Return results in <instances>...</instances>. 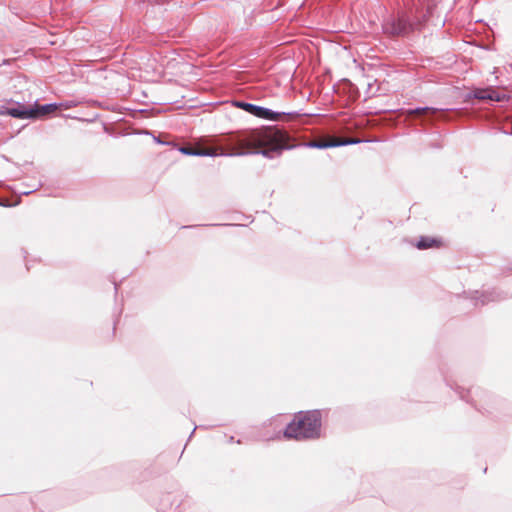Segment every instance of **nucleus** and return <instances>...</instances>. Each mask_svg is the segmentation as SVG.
Wrapping results in <instances>:
<instances>
[{"label":"nucleus","mask_w":512,"mask_h":512,"mask_svg":"<svg viewBox=\"0 0 512 512\" xmlns=\"http://www.w3.org/2000/svg\"><path fill=\"white\" fill-rule=\"evenodd\" d=\"M289 135L278 125L261 126L221 134L214 137L215 148H200L199 157H239L262 155L268 159L281 156L284 150H290Z\"/></svg>","instance_id":"1"},{"label":"nucleus","mask_w":512,"mask_h":512,"mask_svg":"<svg viewBox=\"0 0 512 512\" xmlns=\"http://www.w3.org/2000/svg\"><path fill=\"white\" fill-rule=\"evenodd\" d=\"M321 428L322 410L299 411L284 429L283 436L298 441L319 439Z\"/></svg>","instance_id":"2"},{"label":"nucleus","mask_w":512,"mask_h":512,"mask_svg":"<svg viewBox=\"0 0 512 512\" xmlns=\"http://www.w3.org/2000/svg\"><path fill=\"white\" fill-rule=\"evenodd\" d=\"M389 112H399V113L405 114L407 116L417 114V115H419L420 124L424 125V124H432L437 120L451 121L452 118L449 116L450 112H455L460 115V114L464 113V110L457 109V108L439 109V108H434V107H429V106H424V107L418 106V107L410 108V109L401 108L398 110H389Z\"/></svg>","instance_id":"3"},{"label":"nucleus","mask_w":512,"mask_h":512,"mask_svg":"<svg viewBox=\"0 0 512 512\" xmlns=\"http://www.w3.org/2000/svg\"><path fill=\"white\" fill-rule=\"evenodd\" d=\"M416 29V23L405 13L390 16L382 23V31L391 37H404Z\"/></svg>","instance_id":"4"},{"label":"nucleus","mask_w":512,"mask_h":512,"mask_svg":"<svg viewBox=\"0 0 512 512\" xmlns=\"http://www.w3.org/2000/svg\"><path fill=\"white\" fill-rule=\"evenodd\" d=\"M447 385H449L463 401L470 403L478 411L483 412V410H486L485 403L491 398V395L487 391L480 387L465 389L460 385L453 386L448 381Z\"/></svg>","instance_id":"5"},{"label":"nucleus","mask_w":512,"mask_h":512,"mask_svg":"<svg viewBox=\"0 0 512 512\" xmlns=\"http://www.w3.org/2000/svg\"><path fill=\"white\" fill-rule=\"evenodd\" d=\"M233 105L237 108L244 110L245 112H247L255 117L269 120V121H277L278 118L282 115H286V116H290V117L298 116L297 112H289V113L278 112V111L272 110L270 108L259 106V105L249 103V102H246L243 100H235V101H233Z\"/></svg>","instance_id":"6"},{"label":"nucleus","mask_w":512,"mask_h":512,"mask_svg":"<svg viewBox=\"0 0 512 512\" xmlns=\"http://www.w3.org/2000/svg\"><path fill=\"white\" fill-rule=\"evenodd\" d=\"M36 110L32 106H26L21 103H17L13 107H3L0 111L2 115H8L16 119H31L35 120Z\"/></svg>","instance_id":"7"},{"label":"nucleus","mask_w":512,"mask_h":512,"mask_svg":"<svg viewBox=\"0 0 512 512\" xmlns=\"http://www.w3.org/2000/svg\"><path fill=\"white\" fill-rule=\"evenodd\" d=\"M362 142L360 139H345V140H332V141H311L306 143V146L309 148L315 149H327L341 146H348L353 144H358Z\"/></svg>","instance_id":"8"},{"label":"nucleus","mask_w":512,"mask_h":512,"mask_svg":"<svg viewBox=\"0 0 512 512\" xmlns=\"http://www.w3.org/2000/svg\"><path fill=\"white\" fill-rule=\"evenodd\" d=\"M32 108L36 110L35 119H39L46 114L55 112L58 109V103L53 102L39 105L35 102V104L32 105Z\"/></svg>","instance_id":"9"},{"label":"nucleus","mask_w":512,"mask_h":512,"mask_svg":"<svg viewBox=\"0 0 512 512\" xmlns=\"http://www.w3.org/2000/svg\"><path fill=\"white\" fill-rule=\"evenodd\" d=\"M441 244V241L435 237H429V236H420L418 241L416 242L415 246L419 250H425L432 247H439Z\"/></svg>","instance_id":"10"},{"label":"nucleus","mask_w":512,"mask_h":512,"mask_svg":"<svg viewBox=\"0 0 512 512\" xmlns=\"http://www.w3.org/2000/svg\"><path fill=\"white\" fill-rule=\"evenodd\" d=\"M488 97V87L486 88H475L469 93H467L464 97V101L467 102L471 99H477V100H487Z\"/></svg>","instance_id":"11"},{"label":"nucleus","mask_w":512,"mask_h":512,"mask_svg":"<svg viewBox=\"0 0 512 512\" xmlns=\"http://www.w3.org/2000/svg\"><path fill=\"white\" fill-rule=\"evenodd\" d=\"M488 95L490 97H488L487 100L489 101H496V102H503V101H507L509 100V96L505 93H500L498 92L495 88L493 87H488Z\"/></svg>","instance_id":"12"},{"label":"nucleus","mask_w":512,"mask_h":512,"mask_svg":"<svg viewBox=\"0 0 512 512\" xmlns=\"http://www.w3.org/2000/svg\"><path fill=\"white\" fill-rule=\"evenodd\" d=\"M178 151L187 156L199 157L200 154H203L202 152H200V148H193L189 146H181L178 148Z\"/></svg>","instance_id":"13"},{"label":"nucleus","mask_w":512,"mask_h":512,"mask_svg":"<svg viewBox=\"0 0 512 512\" xmlns=\"http://www.w3.org/2000/svg\"><path fill=\"white\" fill-rule=\"evenodd\" d=\"M73 106H75V104L72 101H66V102L58 103V108L68 109V108H71Z\"/></svg>","instance_id":"14"},{"label":"nucleus","mask_w":512,"mask_h":512,"mask_svg":"<svg viewBox=\"0 0 512 512\" xmlns=\"http://www.w3.org/2000/svg\"><path fill=\"white\" fill-rule=\"evenodd\" d=\"M154 141H155L156 143H159V144H162V145H170V144H171V143H170V142H168V141H162V140L160 139V137H159V136H158V137H155V136H154Z\"/></svg>","instance_id":"15"},{"label":"nucleus","mask_w":512,"mask_h":512,"mask_svg":"<svg viewBox=\"0 0 512 512\" xmlns=\"http://www.w3.org/2000/svg\"><path fill=\"white\" fill-rule=\"evenodd\" d=\"M509 296H510V295H509L508 293H506V295H505V296H503V297L496 296V297L492 298L491 300L506 299V298H508Z\"/></svg>","instance_id":"16"},{"label":"nucleus","mask_w":512,"mask_h":512,"mask_svg":"<svg viewBox=\"0 0 512 512\" xmlns=\"http://www.w3.org/2000/svg\"><path fill=\"white\" fill-rule=\"evenodd\" d=\"M32 191L29 190V191H21L20 193L23 194V195H29Z\"/></svg>","instance_id":"17"},{"label":"nucleus","mask_w":512,"mask_h":512,"mask_svg":"<svg viewBox=\"0 0 512 512\" xmlns=\"http://www.w3.org/2000/svg\"><path fill=\"white\" fill-rule=\"evenodd\" d=\"M228 442H229V443H232V442H234V437H233V436H230V437H229V440H228Z\"/></svg>","instance_id":"18"},{"label":"nucleus","mask_w":512,"mask_h":512,"mask_svg":"<svg viewBox=\"0 0 512 512\" xmlns=\"http://www.w3.org/2000/svg\"><path fill=\"white\" fill-rule=\"evenodd\" d=\"M196 428H197V427H195V428L193 429V431H191V434H190V436H189V439L193 436V434H194V432H195Z\"/></svg>","instance_id":"19"},{"label":"nucleus","mask_w":512,"mask_h":512,"mask_svg":"<svg viewBox=\"0 0 512 512\" xmlns=\"http://www.w3.org/2000/svg\"><path fill=\"white\" fill-rule=\"evenodd\" d=\"M487 301H488V300H486V298L481 299V303H482V305H484Z\"/></svg>","instance_id":"20"},{"label":"nucleus","mask_w":512,"mask_h":512,"mask_svg":"<svg viewBox=\"0 0 512 512\" xmlns=\"http://www.w3.org/2000/svg\"><path fill=\"white\" fill-rule=\"evenodd\" d=\"M155 3L159 4L161 3L163 0H153Z\"/></svg>","instance_id":"21"}]
</instances>
